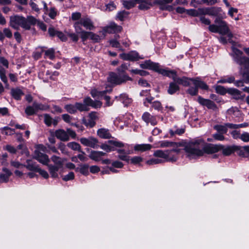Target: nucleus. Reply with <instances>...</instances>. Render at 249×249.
I'll list each match as a JSON object with an SVG mask.
<instances>
[{
	"mask_svg": "<svg viewBox=\"0 0 249 249\" xmlns=\"http://www.w3.org/2000/svg\"><path fill=\"white\" fill-rule=\"evenodd\" d=\"M122 2L124 7L127 9H130L131 8L134 7L137 4V1H135L134 0H123L122 1Z\"/></svg>",
	"mask_w": 249,
	"mask_h": 249,
	"instance_id": "obj_38",
	"label": "nucleus"
},
{
	"mask_svg": "<svg viewBox=\"0 0 249 249\" xmlns=\"http://www.w3.org/2000/svg\"><path fill=\"white\" fill-rule=\"evenodd\" d=\"M129 14V13L128 12L124 10L120 11L117 13L116 15V18L121 21H124L126 18H127Z\"/></svg>",
	"mask_w": 249,
	"mask_h": 249,
	"instance_id": "obj_42",
	"label": "nucleus"
},
{
	"mask_svg": "<svg viewBox=\"0 0 249 249\" xmlns=\"http://www.w3.org/2000/svg\"><path fill=\"white\" fill-rule=\"evenodd\" d=\"M51 160L54 163L53 165L62 168L63 160L60 157L53 155L51 157Z\"/></svg>",
	"mask_w": 249,
	"mask_h": 249,
	"instance_id": "obj_39",
	"label": "nucleus"
},
{
	"mask_svg": "<svg viewBox=\"0 0 249 249\" xmlns=\"http://www.w3.org/2000/svg\"><path fill=\"white\" fill-rule=\"evenodd\" d=\"M97 133L98 136L102 139H108L111 138V135L107 129L100 128L97 130Z\"/></svg>",
	"mask_w": 249,
	"mask_h": 249,
	"instance_id": "obj_24",
	"label": "nucleus"
},
{
	"mask_svg": "<svg viewBox=\"0 0 249 249\" xmlns=\"http://www.w3.org/2000/svg\"><path fill=\"white\" fill-rule=\"evenodd\" d=\"M214 22L215 24H218V32L217 33L222 35H227L229 38V41L231 42V40L233 37V35L230 32L226 22L222 20L221 18H217L215 19Z\"/></svg>",
	"mask_w": 249,
	"mask_h": 249,
	"instance_id": "obj_5",
	"label": "nucleus"
},
{
	"mask_svg": "<svg viewBox=\"0 0 249 249\" xmlns=\"http://www.w3.org/2000/svg\"><path fill=\"white\" fill-rule=\"evenodd\" d=\"M132 79L125 74H118L114 72H110L107 77V81L111 84L118 85L124 84L127 81H132Z\"/></svg>",
	"mask_w": 249,
	"mask_h": 249,
	"instance_id": "obj_4",
	"label": "nucleus"
},
{
	"mask_svg": "<svg viewBox=\"0 0 249 249\" xmlns=\"http://www.w3.org/2000/svg\"><path fill=\"white\" fill-rule=\"evenodd\" d=\"M65 108L67 111L71 114H74L77 110L84 111L85 110H87L85 105L78 102H76L74 105H66L65 106Z\"/></svg>",
	"mask_w": 249,
	"mask_h": 249,
	"instance_id": "obj_8",
	"label": "nucleus"
},
{
	"mask_svg": "<svg viewBox=\"0 0 249 249\" xmlns=\"http://www.w3.org/2000/svg\"><path fill=\"white\" fill-rule=\"evenodd\" d=\"M187 93L192 96L196 95L198 93V89L197 87H190L187 90Z\"/></svg>",
	"mask_w": 249,
	"mask_h": 249,
	"instance_id": "obj_62",
	"label": "nucleus"
},
{
	"mask_svg": "<svg viewBox=\"0 0 249 249\" xmlns=\"http://www.w3.org/2000/svg\"><path fill=\"white\" fill-rule=\"evenodd\" d=\"M23 94V92L19 88H12L11 89V95L15 100H20Z\"/></svg>",
	"mask_w": 249,
	"mask_h": 249,
	"instance_id": "obj_28",
	"label": "nucleus"
},
{
	"mask_svg": "<svg viewBox=\"0 0 249 249\" xmlns=\"http://www.w3.org/2000/svg\"><path fill=\"white\" fill-rule=\"evenodd\" d=\"M142 119L147 124H150L152 125H155L157 124L156 118L155 116L151 115L149 112H145L142 115Z\"/></svg>",
	"mask_w": 249,
	"mask_h": 249,
	"instance_id": "obj_18",
	"label": "nucleus"
},
{
	"mask_svg": "<svg viewBox=\"0 0 249 249\" xmlns=\"http://www.w3.org/2000/svg\"><path fill=\"white\" fill-rule=\"evenodd\" d=\"M25 112L27 115H32L36 113L35 107L33 106H28L26 107Z\"/></svg>",
	"mask_w": 249,
	"mask_h": 249,
	"instance_id": "obj_49",
	"label": "nucleus"
},
{
	"mask_svg": "<svg viewBox=\"0 0 249 249\" xmlns=\"http://www.w3.org/2000/svg\"><path fill=\"white\" fill-rule=\"evenodd\" d=\"M164 76H166L170 78H171L173 81H175V79L177 75V72L174 70H168L165 69H162L160 70V73Z\"/></svg>",
	"mask_w": 249,
	"mask_h": 249,
	"instance_id": "obj_29",
	"label": "nucleus"
},
{
	"mask_svg": "<svg viewBox=\"0 0 249 249\" xmlns=\"http://www.w3.org/2000/svg\"><path fill=\"white\" fill-rule=\"evenodd\" d=\"M152 107L158 110H161L162 109L161 104L160 102L156 101L152 103Z\"/></svg>",
	"mask_w": 249,
	"mask_h": 249,
	"instance_id": "obj_60",
	"label": "nucleus"
},
{
	"mask_svg": "<svg viewBox=\"0 0 249 249\" xmlns=\"http://www.w3.org/2000/svg\"><path fill=\"white\" fill-rule=\"evenodd\" d=\"M129 65L130 64L128 63H123L120 67L117 69V70L119 72L122 73L124 74L125 71L128 69Z\"/></svg>",
	"mask_w": 249,
	"mask_h": 249,
	"instance_id": "obj_53",
	"label": "nucleus"
},
{
	"mask_svg": "<svg viewBox=\"0 0 249 249\" xmlns=\"http://www.w3.org/2000/svg\"><path fill=\"white\" fill-rule=\"evenodd\" d=\"M108 142L110 144V145H108L106 143H103L100 146V147L102 149L105 150L107 152L115 151L116 149L114 147H123L124 146V144L123 143L118 141L109 140L108 141Z\"/></svg>",
	"mask_w": 249,
	"mask_h": 249,
	"instance_id": "obj_7",
	"label": "nucleus"
},
{
	"mask_svg": "<svg viewBox=\"0 0 249 249\" xmlns=\"http://www.w3.org/2000/svg\"><path fill=\"white\" fill-rule=\"evenodd\" d=\"M173 0H155V4L159 5L160 7H162L167 4L172 2Z\"/></svg>",
	"mask_w": 249,
	"mask_h": 249,
	"instance_id": "obj_48",
	"label": "nucleus"
},
{
	"mask_svg": "<svg viewBox=\"0 0 249 249\" xmlns=\"http://www.w3.org/2000/svg\"><path fill=\"white\" fill-rule=\"evenodd\" d=\"M45 55L50 59L53 60L55 57L54 49L52 48L46 51L45 52Z\"/></svg>",
	"mask_w": 249,
	"mask_h": 249,
	"instance_id": "obj_50",
	"label": "nucleus"
},
{
	"mask_svg": "<svg viewBox=\"0 0 249 249\" xmlns=\"http://www.w3.org/2000/svg\"><path fill=\"white\" fill-rule=\"evenodd\" d=\"M223 148L222 145L213 144L212 143H206L203 141V144L202 147L203 155L204 153L208 154L216 153Z\"/></svg>",
	"mask_w": 249,
	"mask_h": 249,
	"instance_id": "obj_6",
	"label": "nucleus"
},
{
	"mask_svg": "<svg viewBox=\"0 0 249 249\" xmlns=\"http://www.w3.org/2000/svg\"><path fill=\"white\" fill-rule=\"evenodd\" d=\"M178 83L173 82L169 84V88L167 90V92L169 94H173L177 91L179 90V87L178 85Z\"/></svg>",
	"mask_w": 249,
	"mask_h": 249,
	"instance_id": "obj_32",
	"label": "nucleus"
},
{
	"mask_svg": "<svg viewBox=\"0 0 249 249\" xmlns=\"http://www.w3.org/2000/svg\"><path fill=\"white\" fill-rule=\"evenodd\" d=\"M79 171L84 175H88L89 174V165L87 164L81 165L79 168Z\"/></svg>",
	"mask_w": 249,
	"mask_h": 249,
	"instance_id": "obj_58",
	"label": "nucleus"
},
{
	"mask_svg": "<svg viewBox=\"0 0 249 249\" xmlns=\"http://www.w3.org/2000/svg\"><path fill=\"white\" fill-rule=\"evenodd\" d=\"M213 128L216 130L217 132L222 133V134H226L227 132L228 129L225 125H219L217 124L213 126Z\"/></svg>",
	"mask_w": 249,
	"mask_h": 249,
	"instance_id": "obj_41",
	"label": "nucleus"
},
{
	"mask_svg": "<svg viewBox=\"0 0 249 249\" xmlns=\"http://www.w3.org/2000/svg\"><path fill=\"white\" fill-rule=\"evenodd\" d=\"M74 178V174L72 172H70L68 175L63 177L62 179L64 181H67L68 180H72Z\"/></svg>",
	"mask_w": 249,
	"mask_h": 249,
	"instance_id": "obj_63",
	"label": "nucleus"
},
{
	"mask_svg": "<svg viewBox=\"0 0 249 249\" xmlns=\"http://www.w3.org/2000/svg\"><path fill=\"white\" fill-rule=\"evenodd\" d=\"M121 58L124 60L135 61L141 58L136 51H131L128 53H122L119 55Z\"/></svg>",
	"mask_w": 249,
	"mask_h": 249,
	"instance_id": "obj_10",
	"label": "nucleus"
},
{
	"mask_svg": "<svg viewBox=\"0 0 249 249\" xmlns=\"http://www.w3.org/2000/svg\"><path fill=\"white\" fill-rule=\"evenodd\" d=\"M199 11L201 14H208L211 16H216L218 13L217 9L214 7L199 9Z\"/></svg>",
	"mask_w": 249,
	"mask_h": 249,
	"instance_id": "obj_31",
	"label": "nucleus"
},
{
	"mask_svg": "<svg viewBox=\"0 0 249 249\" xmlns=\"http://www.w3.org/2000/svg\"><path fill=\"white\" fill-rule=\"evenodd\" d=\"M79 23L87 30H93L95 28L93 21L88 17L81 18L79 20Z\"/></svg>",
	"mask_w": 249,
	"mask_h": 249,
	"instance_id": "obj_15",
	"label": "nucleus"
},
{
	"mask_svg": "<svg viewBox=\"0 0 249 249\" xmlns=\"http://www.w3.org/2000/svg\"><path fill=\"white\" fill-rule=\"evenodd\" d=\"M238 149V146H228L227 147L224 148L223 146V148L221 149L222 150V153L223 155L225 156H229L233 153L234 151H236Z\"/></svg>",
	"mask_w": 249,
	"mask_h": 249,
	"instance_id": "obj_34",
	"label": "nucleus"
},
{
	"mask_svg": "<svg viewBox=\"0 0 249 249\" xmlns=\"http://www.w3.org/2000/svg\"><path fill=\"white\" fill-rule=\"evenodd\" d=\"M48 33L52 37L56 36L62 41L67 40V37L62 32L58 31L53 27H50L49 28Z\"/></svg>",
	"mask_w": 249,
	"mask_h": 249,
	"instance_id": "obj_17",
	"label": "nucleus"
},
{
	"mask_svg": "<svg viewBox=\"0 0 249 249\" xmlns=\"http://www.w3.org/2000/svg\"><path fill=\"white\" fill-rule=\"evenodd\" d=\"M242 141L244 142H249V133L244 132L241 134L240 139Z\"/></svg>",
	"mask_w": 249,
	"mask_h": 249,
	"instance_id": "obj_64",
	"label": "nucleus"
},
{
	"mask_svg": "<svg viewBox=\"0 0 249 249\" xmlns=\"http://www.w3.org/2000/svg\"><path fill=\"white\" fill-rule=\"evenodd\" d=\"M0 78L1 81L4 83L6 88H9L8 80L6 76V70L2 67H0Z\"/></svg>",
	"mask_w": 249,
	"mask_h": 249,
	"instance_id": "obj_37",
	"label": "nucleus"
},
{
	"mask_svg": "<svg viewBox=\"0 0 249 249\" xmlns=\"http://www.w3.org/2000/svg\"><path fill=\"white\" fill-rule=\"evenodd\" d=\"M197 101L200 105L206 106L208 109L213 110H215L217 109V106L213 102L209 99H204L199 96L198 97Z\"/></svg>",
	"mask_w": 249,
	"mask_h": 249,
	"instance_id": "obj_14",
	"label": "nucleus"
},
{
	"mask_svg": "<svg viewBox=\"0 0 249 249\" xmlns=\"http://www.w3.org/2000/svg\"><path fill=\"white\" fill-rule=\"evenodd\" d=\"M83 102V105H85L87 109V110H85L86 111L89 110V106L93 108H100L102 105V102L100 101H93L89 97H86Z\"/></svg>",
	"mask_w": 249,
	"mask_h": 249,
	"instance_id": "obj_11",
	"label": "nucleus"
},
{
	"mask_svg": "<svg viewBox=\"0 0 249 249\" xmlns=\"http://www.w3.org/2000/svg\"><path fill=\"white\" fill-rule=\"evenodd\" d=\"M149 69L153 70L156 71L158 72L159 73H160V70H162V69L160 68V65L158 63H154L152 61H151Z\"/></svg>",
	"mask_w": 249,
	"mask_h": 249,
	"instance_id": "obj_56",
	"label": "nucleus"
},
{
	"mask_svg": "<svg viewBox=\"0 0 249 249\" xmlns=\"http://www.w3.org/2000/svg\"><path fill=\"white\" fill-rule=\"evenodd\" d=\"M34 158L44 165L47 164L50 161L48 156L39 150H35Z\"/></svg>",
	"mask_w": 249,
	"mask_h": 249,
	"instance_id": "obj_13",
	"label": "nucleus"
},
{
	"mask_svg": "<svg viewBox=\"0 0 249 249\" xmlns=\"http://www.w3.org/2000/svg\"><path fill=\"white\" fill-rule=\"evenodd\" d=\"M37 24V25L39 27V28L41 29L43 31H45L47 30L46 25L42 22L39 20H38L36 19V21L34 25Z\"/></svg>",
	"mask_w": 249,
	"mask_h": 249,
	"instance_id": "obj_61",
	"label": "nucleus"
},
{
	"mask_svg": "<svg viewBox=\"0 0 249 249\" xmlns=\"http://www.w3.org/2000/svg\"><path fill=\"white\" fill-rule=\"evenodd\" d=\"M115 98L122 102L125 106H128L132 102V99L125 93L121 94L119 96H116Z\"/></svg>",
	"mask_w": 249,
	"mask_h": 249,
	"instance_id": "obj_27",
	"label": "nucleus"
},
{
	"mask_svg": "<svg viewBox=\"0 0 249 249\" xmlns=\"http://www.w3.org/2000/svg\"><path fill=\"white\" fill-rule=\"evenodd\" d=\"M55 135L56 138L62 141H67L69 137L67 132L63 129H58L55 131Z\"/></svg>",
	"mask_w": 249,
	"mask_h": 249,
	"instance_id": "obj_21",
	"label": "nucleus"
},
{
	"mask_svg": "<svg viewBox=\"0 0 249 249\" xmlns=\"http://www.w3.org/2000/svg\"><path fill=\"white\" fill-rule=\"evenodd\" d=\"M160 146L161 147H178V144L176 142L162 141L160 142Z\"/></svg>",
	"mask_w": 249,
	"mask_h": 249,
	"instance_id": "obj_40",
	"label": "nucleus"
},
{
	"mask_svg": "<svg viewBox=\"0 0 249 249\" xmlns=\"http://www.w3.org/2000/svg\"><path fill=\"white\" fill-rule=\"evenodd\" d=\"M80 141L82 144L86 146H89L93 148H97L98 145V141L97 139L90 137L88 138H82Z\"/></svg>",
	"mask_w": 249,
	"mask_h": 249,
	"instance_id": "obj_9",
	"label": "nucleus"
},
{
	"mask_svg": "<svg viewBox=\"0 0 249 249\" xmlns=\"http://www.w3.org/2000/svg\"><path fill=\"white\" fill-rule=\"evenodd\" d=\"M227 93L231 95L233 98L236 100L242 98L241 91L236 89L229 88L227 89Z\"/></svg>",
	"mask_w": 249,
	"mask_h": 249,
	"instance_id": "obj_26",
	"label": "nucleus"
},
{
	"mask_svg": "<svg viewBox=\"0 0 249 249\" xmlns=\"http://www.w3.org/2000/svg\"><path fill=\"white\" fill-rule=\"evenodd\" d=\"M36 18L33 16L25 18L22 16H14L10 17V25L15 29L18 30L21 27L25 30H30L31 25H34Z\"/></svg>",
	"mask_w": 249,
	"mask_h": 249,
	"instance_id": "obj_2",
	"label": "nucleus"
},
{
	"mask_svg": "<svg viewBox=\"0 0 249 249\" xmlns=\"http://www.w3.org/2000/svg\"><path fill=\"white\" fill-rule=\"evenodd\" d=\"M193 82L195 86L197 87V89L200 88L202 89L207 90L208 86L205 83L199 80V78H196L193 79Z\"/></svg>",
	"mask_w": 249,
	"mask_h": 249,
	"instance_id": "obj_30",
	"label": "nucleus"
},
{
	"mask_svg": "<svg viewBox=\"0 0 249 249\" xmlns=\"http://www.w3.org/2000/svg\"><path fill=\"white\" fill-rule=\"evenodd\" d=\"M1 133L5 135H11L15 133V131L14 129L6 126L2 128Z\"/></svg>",
	"mask_w": 249,
	"mask_h": 249,
	"instance_id": "obj_52",
	"label": "nucleus"
},
{
	"mask_svg": "<svg viewBox=\"0 0 249 249\" xmlns=\"http://www.w3.org/2000/svg\"><path fill=\"white\" fill-rule=\"evenodd\" d=\"M175 129H172L169 130V133L171 136H173L175 135H180L182 134H183L185 132V129L183 128H176L175 127Z\"/></svg>",
	"mask_w": 249,
	"mask_h": 249,
	"instance_id": "obj_43",
	"label": "nucleus"
},
{
	"mask_svg": "<svg viewBox=\"0 0 249 249\" xmlns=\"http://www.w3.org/2000/svg\"><path fill=\"white\" fill-rule=\"evenodd\" d=\"M17 150H21L20 152L21 154H25L26 156L29 155V152L28 151L26 146L23 143L19 144L17 146Z\"/></svg>",
	"mask_w": 249,
	"mask_h": 249,
	"instance_id": "obj_46",
	"label": "nucleus"
},
{
	"mask_svg": "<svg viewBox=\"0 0 249 249\" xmlns=\"http://www.w3.org/2000/svg\"><path fill=\"white\" fill-rule=\"evenodd\" d=\"M203 140L201 139L193 140L186 143L184 150L187 153V156L189 158H194L203 156Z\"/></svg>",
	"mask_w": 249,
	"mask_h": 249,
	"instance_id": "obj_3",
	"label": "nucleus"
},
{
	"mask_svg": "<svg viewBox=\"0 0 249 249\" xmlns=\"http://www.w3.org/2000/svg\"><path fill=\"white\" fill-rule=\"evenodd\" d=\"M122 30L121 26L117 25L114 22L110 23L108 26L104 27L103 32L105 33L114 34L120 32Z\"/></svg>",
	"mask_w": 249,
	"mask_h": 249,
	"instance_id": "obj_12",
	"label": "nucleus"
},
{
	"mask_svg": "<svg viewBox=\"0 0 249 249\" xmlns=\"http://www.w3.org/2000/svg\"><path fill=\"white\" fill-rule=\"evenodd\" d=\"M167 150H157L154 152L153 155L156 157L163 158L167 161V158L169 154Z\"/></svg>",
	"mask_w": 249,
	"mask_h": 249,
	"instance_id": "obj_36",
	"label": "nucleus"
},
{
	"mask_svg": "<svg viewBox=\"0 0 249 249\" xmlns=\"http://www.w3.org/2000/svg\"><path fill=\"white\" fill-rule=\"evenodd\" d=\"M67 146L73 150H77L81 152V146L76 142H70L68 143Z\"/></svg>",
	"mask_w": 249,
	"mask_h": 249,
	"instance_id": "obj_44",
	"label": "nucleus"
},
{
	"mask_svg": "<svg viewBox=\"0 0 249 249\" xmlns=\"http://www.w3.org/2000/svg\"><path fill=\"white\" fill-rule=\"evenodd\" d=\"M26 163V164L24 165V167H25L28 170L36 172L38 170V165L33 160H28Z\"/></svg>",
	"mask_w": 249,
	"mask_h": 249,
	"instance_id": "obj_25",
	"label": "nucleus"
},
{
	"mask_svg": "<svg viewBox=\"0 0 249 249\" xmlns=\"http://www.w3.org/2000/svg\"><path fill=\"white\" fill-rule=\"evenodd\" d=\"M90 32H87L85 31H83L80 34L81 38L83 42L85 41L88 38H89Z\"/></svg>",
	"mask_w": 249,
	"mask_h": 249,
	"instance_id": "obj_55",
	"label": "nucleus"
},
{
	"mask_svg": "<svg viewBox=\"0 0 249 249\" xmlns=\"http://www.w3.org/2000/svg\"><path fill=\"white\" fill-rule=\"evenodd\" d=\"M152 146L150 144H137L134 146V150L144 152L150 150Z\"/></svg>",
	"mask_w": 249,
	"mask_h": 249,
	"instance_id": "obj_35",
	"label": "nucleus"
},
{
	"mask_svg": "<svg viewBox=\"0 0 249 249\" xmlns=\"http://www.w3.org/2000/svg\"><path fill=\"white\" fill-rule=\"evenodd\" d=\"M112 91V89L110 88L109 90H105L103 91H98L96 89H93L90 91V94L93 97L96 96L100 97L104 96L107 92H110Z\"/></svg>",
	"mask_w": 249,
	"mask_h": 249,
	"instance_id": "obj_33",
	"label": "nucleus"
},
{
	"mask_svg": "<svg viewBox=\"0 0 249 249\" xmlns=\"http://www.w3.org/2000/svg\"><path fill=\"white\" fill-rule=\"evenodd\" d=\"M216 92L221 95H224L227 93V89L221 86H217L215 88Z\"/></svg>",
	"mask_w": 249,
	"mask_h": 249,
	"instance_id": "obj_57",
	"label": "nucleus"
},
{
	"mask_svg": "<svg viewBox=\"0 0 249 249\" xmlns=\"http://www.w3.org/2000/svg\"><path fill=\"white\" fill-rule=\"evenodd\" d=\"M33 106L35 107L36 112L38 110H45L49 108V107L48 106H45L41 104H38L36 102H34L33 103Z\"/></svg>",
	"mask_w": 249,
	"mask_h": 249,
	"instance_id": "obj_47",
	"label": "nucleus"
},
{
	"mask_svg": "<svg viewBox=\"0 0 249 249\" xmlns=\"http://www.w3.org/2000/svg\"><path fill=\"white\" fill-rule=\"evenodd\" d=\"M233 53L231 54L234 61L239 65V74L245 77L249 69V58L243 56V52L234 47L232 48Z\"/></svg>",
	"mask_w": 249,
	"mask_h": 249,
	"instance_id": "obj_1",
	"label": "nucleus"
},
{
	"mask_svg": "<svg viewBox=\"0 0 249 249\" xmlns=\"http://www.w3.org/2000/svg\"><path fill=\"white\" fill-rule=\"evenodd\" d=\"M163 162V160L158 159H152L146 161V163L148 165L157 164Z\"/></svg>",
	"mask_w": 249,
	"mask_h": 249,
	"instance_id": "obj_59",
	"label": "nucleus"
},
{
	"mask_svg": "<svg viewBox=\"0 0 249 249\" xmlns=\"http://www.w3.org/2000/svg\"><path fill=\"white\" fill-rule=\"evenodd\" d=\"M106 155V153L102 151H92L89 155L90 159L95 161H99L101 160L102 157Z\"/></svg>",
	"mask_w": 249,
	"mask_h": 249,
	"instance_id": "obj_22",
	"label": "nucleus"
},
{
	"mask_svg": "<svg viewBox=\"0 0 249 249\" xmlns=\"http://www.w3.org/2000/svg\"><path fill=\"white\" fill-rule=\"evenodd\" d=\"M194 79L189 78L185 76L180 78L177 76L174 82L178 83V85H182L183 86L187 87L190 85V82H193V79Z\"/></svg>",
	"mask_w": 249,
	"mask_h": 249,
	"instance_id": "obj_19",
	"label": "nucleus"
},
{
	"mask_svg": "<svg viewBox=\"0 0 249 249\" xmlns=\"http://www.w3.org/2000/svg\"><path fill=\"white\" fill-rule=\"evenodd\" d=\"M44 123L48 126H50L52 124L53 119L50 115L45 114L44 115Z\"/></svg>",
	"mask_w": 249,
	"mask_h": 249,
	"instance_id": "obj_54",
	"label": "nucleus"
},
{
	"mask_svg": "<svg viewBox=\"0 0 249 249\" xmlns=\"http://www.w3.org/2000/svg\"><path fill=\"white\" fill-rule=\"evenodd\" d=\"M2 173L0 175V182H7L9 177L12 175L11 172L6 168L2 169Z\"/></svg>",
	"mask_w": 249,
	"mask_h": 249,
	"instance_id": "obj_23",
	"label": "nucleus"
},
{
	"mask_svg": "<svg viewBox=\"0 0 249 249\" xmlns=\"http://www.w3.org/2000/svg\"><path fill=\"white\" fill-rule=\"evenodd\" d=\"M83 124L86 125L87 126H89V127H92L95 125V121H93L92 120L90 119L89 118V119H84L83 120Z\"/></svg>",
	"mask_w": 249,
	"mask_h": 249,
	"instance_id": "obj_51",
	"label": "nucleus"
},
{
	"mask_svg": "<svg viewBox=\"0 0 249 249\" xmlns=\"http://www.w3.org/2000/svg\"><path fill=\"white\" fill-rule=\"evenodd\" d=\"M48 168V170L50 172L51 176L53 178H57L58 177V172L59 170L61 169L59 167L56 166L55 165H53V164H46Z\"/></svg>",
	"mask_w": 249,
	"mask_h": 249,
	"instance_id": "obj_20",
	"label": "nucleus"
},
{
	"mask_svg": "<svg viewBox=\"0 0 249 249\" xmlns=\"http://www.w3.org/2000/svg\"><path fill=\"white\" fill-rule=\"evenodd\" d=\"M235 81V78L234 76H227L221 79H220L219 81H218V83H231L234 82Z\"/></svg>",
	"mask_w": 249,
	"mask_h": 249,
	"instance_id": "obj_45",
	"label": "nucleus"
},
{
	"mask_svg": "<svg viewBox=\"0 0 249 249\" xmlns=\"http://www.w3.org/2000/svg\"><path fill=\"white\" fill-rule=\"evenodd\" d=\"M171 149L167 150L168 152V157L167 158V161L175 162L177 160L178 155L180 152V149L178 147H172Z\"/></svg>",
	"mask_w": 249,
	"mask_h": 249,
	"instance_id": "obj_16",
	"label": "nucleus"
}]
</instances>
